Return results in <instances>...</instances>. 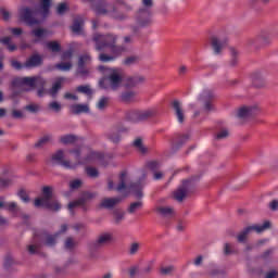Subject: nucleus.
<instances>
[{"label": "nucleus", "mask_w": 278, "mask_h": 278, "mask_svg": "<svg viewBox=\"0 0 278 278\" xmlns=\"http://www.w3.org/2000/svg\"><path fill=\"white\" fill-rule=\"evenodd\" d=\"M94 42H97V50L98 51H103L105 49H110L112 54L114 56L101 53L100 54V62L106 63V62H112L114 61L117 56H119L122 53L125 52L124 47H118L116 45L117 37L114 35H100L97 34L93 37Z\"/></svg>", "instance_id": "f257e3e1"}, {"label": "nucleus", "mask_w": 278, "mask_h": 278, "mask_svg": "<svg viewBox=\"0 0 278 278\" xmlns=\"http://www.w3.org/2000/svg\"><path fill=\"white\" fill-rule=\"evenodd\" d=\"M52 0H40V10L31 8H22L20 10V18L29 27L40 24L49 15L50 5Z\"/></svg>", "instance_id": "f03ea898"}, {"label": "nucleus", "mask_w": 278, "mask_h": 278, "mask_svg": "<svg viewBox=\"0 0 278 278\" xmlns=\"http://www.w3.org/2000/svg\"><path fill=\"white\" fill-rule=\"evenodd\" d=\"M67 230L68 225H61L60 231L54 235H49L46 231H36V233H34L33 244L28 245V253L30 255H35L36 253H38V249L42 243L47 247L55 245L56 238H59L60 235L65 233Z\"/></svg>", "instance_id": "7ed1b4c3"}, {"label": "nucleus", "mask_w": 278, "mask_h": 278, "mask_svg": "<svg viewBox=\"0 0 278 278\" xmlns=\"http://www.w3.org/2000/svg\"><path fill=\"white\" fill-rule=\"evenodd\" d=\"M98 71H100L104 75V78H101L100 80L101 89L116 91L118 88H121L122 86L121 70L100 66L98 67Z\"/></svg>", "instance_id": "20e7f679"}, {"label": "nucleus", "mask_w": 278, "mask_h": 278, "mask_svg": "<svg viewBox=\"0 0 278 278\" xmlns=\"http://www.w3.org/2000/svg\"><path fill=\"white\" fill-rule=\"evenodd\" d=\"M34 206L36 208H48L53 212L60 211L62 205L59 201L52 200V187H43L42 197L34 200Z\"/></svg>", "instance_id": "39448f33"}, {"label": "nucleus", "mask_w": 278, "mask_h": 278, "mask_svg": "<svg viewBox=\"0 0 278 278\" xmlns=\"http://www.w3.org/2000/svg\"><path fill=\"white\" fill-rule=\"evenodd\" d=\"M71 154L76 159L77 166L93 163H100L103 165V154H101V152L90 151L85 159H80V150H71Z\"/></svg>", "instance_id": "423d86ee"}, {"label": "nucleus", "mask_w": 278, "mask_h": 278, "mask_svg": "<svg viewBox=\"0 0 278 278\" xmlns=\"http://www.w3.org/2000/svg\"><path fill=\"white\" fill-rule=\"evenodd\" d=\"M13 87H29V89H34L35 87H45L46 80L40 76L37 77H23V78H15L12 81Z\"/></svg>", "instance_id": "0eeeda50"}, {"label": "nucleus", "mask_w": 278, "mask_h": 278, "mask_svg": "<svg viewBox=\"0 0 278 278\" xmlns=\"http://www.w3.org/2000/svg\"><path fill=\"white\" fill-rule=\"evenodd\" d=\"M269 228H270V222H264V224L262 225H252V226L245 227L243 231H241L240 235H238L237 240L240 243H244V241H247L248 236H250V233H252L253 231L257 233H262Z\"/></svg>", "instance_id": "6e6552de"}, {"label": "nucleus", "mask_w": 278, "mask_h": 278, "mask_svg": "<svg viewBox=\"0 0 278 278\" xmlns=\"http://www.w3.org/2000/svg\"><path fill=\"white\" fill-rule=\"evenodd\" d=\"M128 182H130V175L127 172L122 173L121 182L117 185V187H115V190H117V192H122L127 189L132 190V194H135L137 199H141L142 198L141 189L136 190L135 185L129 186Z\"/></svg>", "instance_id": "1a4fd4ad"}, {"label": "nucleus", "mask_w": 278, "mask_h": 278, "mask_svg": "<svg viewBox=\"0 0 278 278\" xmlns=\"http://www.w3.org/2000/svg\"><path fill=\"white\" fill-rule=\"evenodd\" d=\"M52 163L56 165H61L63 168L74 169L77 168V162L72 163L70 161L64 160V152L62 150H58L52 154Z\"/></svg>", "instance_id": "9d476101"}, {"label": "nucleus", "mask_w": 278, "mask_h": 278, "mask_svg": "<svg viewBox=\"0 0 278 278\" xmlns=\"http://www.w3.org/2000/svg\"><path fill=\"white\" fill-rule=\"evenodd\" d=\"M155 111L152 109L146 110V111H135L129 114V121L131 123H141L146 119H149L151 117H154Z\"/></svg>", "instance_id": "9b49d317"}, {"label": "nucleus", "mask_w": 278, "mask_h": 278, "mask_svg": "<svg viewBox=\"0 0 278 278\" xmlns=\"http://www.w3.org/2000/svg\"><path fill=\"white\" fill-rule=\"evenodd\" d=\"M213 98V94L210 90H205L201 92L200 97L198 98V102L204 104V111L211 112L214 110L213 103H211V99Z\"/></svg>", "instance_id": "f8f14e48"}, {"label": "nucleus", "mask_w": 278, "mask_h": 278, "mask_svg": "<svg viewBox=\"0 0 278 278\" xmlns=\"http://www.w3.org/2000/svg\"><path fill=\"white\" fill-rule=\"evenodd\" d=\"M189 185L190 180H184L182 185L174 191V199H176L177 202H181L187 197V192H189Z\"/></svg>", "instance_id": "ddd939ff"}, {"label": "nucleus", "mask_w": 278, "mask_h": 278, "mask_svg": "<svg viewBox=\"0 0 278 278\" xmlns=\"http://www.w3.org/2000/svg\"><path fill=\"white\" fill-rule=\"evenodd\" d=\"M257 112V106H242L237 111V117L240 119H247L253 116Z\"/></svg>", "instance_id": "4468645a"}, {"label": "nucleus", "mask_w": 278, "mask_h": 278, "mask_svg": "<svg viewBox=\"0 0 278 278\" xmlns=\"http://www.w3.org/2000/svg\"><path fill=\"white\" fill-rule=\"evenodd\" d=\"M140 273V265L132 264L129 267H124L121 269V275L128 278H136V276Z\"/></svg>", "instance_id": "2eb2a0df"}, {"label": "nucleus", "mask_w": 278, "mask_h": 278, "mask_svg": "<svg viewBox=\"0 0 278 278\" xmlns=\"http://www.w3.org/2000/svg\"><path fill=\"white\" fill-rule=\"evenodd\" d=\"M172 106L174 110V115H176L177 123L182 124L184 119H186V115H184L181 102L178 100H174Z\"/></svg>", "instance_id": "dca6fc26"}, {"label": "nucleus", "mask_w": 278, "mask_h": 278, "mask_svg": "<svg viewBox=\"0 0 278 278\" xmlns=\"http://www.w3.org/2000/svg\"><path fill=\"white\" fill-rule=\"evenodd\" d=\"M4 208L9 211L10 213H13V215L17 216L18 213H21V208H18L17 203L15 202H7L4 199H0V210Z\"/></svg>", "instance_id": "f3484780"}, {"label": "nucleus", "mask_w": 278, "mask_h": 278, "mask_svg": "<svg viewBox=\"0 0 278 278\" xmlns=\"http://www.w3.org/2000/svg\"><path fill=\"white\" fill-rule=\"evenodd\" d=\"M91 58L89 54H83L78 56V74L87 75V71L84 68L87 64H90Z\"/></svg>", "instance_id": "a211bd4d"}, {"label": "nucleus", "mask_w": 278, "mask_h": 278, "mask_svg": "<svg viewBox=\"0 0 278 278\" xmlns=\"http://www.w3.org/2000/svg\"><path fill=\"white\" fill-rule=\"evenodd\" d=\"M151 24V13L147 10H139V26L146 27Z\"/></svg>", "instance_id": "6ab92c4d"}, {"label": "nucleus", "mask_w": 278, "mask_h": 278, "mask_svg": "<svg viewBox=\"0 0 278 278\" xmlns=\"http://www.w3.org/2000/svg\"><path fill=\"white\" fill-rule=\"evenodd\" d=\"M42 64V58L39 54H34L25 62V68L38 67Z\"/></svg>", "instance_id": "aec40b11"}, {"label": "nucleus", "mask_w": 278, "mask_h": 278, "mask_svg": "<svg viewBox=\"0 0 278 278\" xmlns=\"http://www.w3.org/2000/svg\"><path fill=\"white\" fill-rule=\"evenodd\" d=\"M119 202H121V199L118 198L102 199L100 206L102 208H113Z\"/></svg>", "instance_id": "412c9836"}, {"label": "nucleus", "mask_w": 278, "mask_h": 278, "mask_svg": "<svg viewBox=\"0 0 278 278\" xmlns=\"http://www.w3.org/2000/svg\"><path fill=\"white\" fill-rule=\"evenodd\" d=\"M71 112L75 115L90 112L88 104H74L71 106Z\"/></svg>", "instance_id": "4be33fe9"}, {"label": "nucleus", "mask_w": 278, "mask_h": 278, "mask_svg": "<svg viewBox=\"0 0 278 278\" xmlns=\"http://www.w3.org/2000/svg\"><path fill=\"white\" fill-rule=\"evenodd\" d=\"M211 46L213 47L214 53L220 54V50L224 48V41H220L219 38H211Z\"/></svg>", "instance_id": "5701e85b"}, {"label": "nucleus", "mask_w": 278, "mask_h": 278, "mask_svg": "<svg viewBox=\"0 0 278 278\" xmlns=\"http://www.w3.org/2000/svg\"><path fill=\"white\" fill-rule=\"evenodd\" d=\"M111 241H112L111 232H105V233L100 235V237H98L96 244L104 245V244L111 243Z\"/></svg>", "instance_id": "b1692460"}, {"label": "nucleus", "mask_w": 278, "mask_h": 278, "mask_svg": "<svg viewBox=\"0 0 278 278\" xmlns=\"http://www.w3.org/2000/svg\"><path fill=\"white\" fill-rule=\"evenodd\" d=\"M136 99V92L135 91H124L121 94V101L125 103L134 102Z\"/></svg>", "instance_id": "393cba45"}, {"label": "nucleus", "mask_w": 278, "mask_h": 278, "mask_svg": "<svg viewBox=\"0 0 278 278\" xmlns=\"http://www.w3.org/2000/svg\"><path fill=\"white\" fill-rule=\"evenodd\" d=\"M64 78H58L56 81L53 83L52 89L49 90V94L55 97L59 90L62 88Z\"/></svg>", "instance_id": "a878e982"}, {"label": "nucleus", "mask_w": 278, "mask_h": 278, "mask_svg": "<svg viewBox=\"0 0 278 278\" xmlns=\"http://www.w3.org/2000/svg\"><path fill=\"white\" fill-rule=\"evenodd\" d=\"M11 41V37H4L0 39V42L7 47V50H9V52L17 50V46L13 45Z\"/></svg>", "instance_id": "bb28decb"}, {"label": "nucleus", "mask_w": 278, "mask_h": 278, "mask_svg": "<svg viewBox=\"0 0 278 278\" xmlns=\"http://www.w3.org/2000/svg\"><path fill=\"white\" fill-rule=\"evenodd\" d=\"M83 24H84L83 17H77V20L74 21V24L72 26L73 33L80 35L83 31Z\"/></svg>", "instance_id": "cd10ccee"}, {"label": "nucleus", "mask_w": 278, "mask_h": 278, "mask_svg": "<svg viewBox=\"0 0 278 278\" xmlns=\"http://www.w3.org/2000/svg\"><path fill=\"white\" fill-rule=\"evenodd\" d=\"M156 212L163 217H169L174 214V211L169 206H159L156 207Z\"/></svg>", "instance_id": "c85d7f7f"}, {"label": "nucleus", "mask_w": 278, "mask_h": 278, "mask_svg": "<svg viewBox=\"0 0 278 278\" xmlns=\"http://www.w3.org/2000/svg\"><path fill=\"white\" fill-rule=\"evenodd\" d=\"M61 143L68 146L77 142V136L75 135H66V136H61Z\"/></svg>", "instance_id": "c756f323"}, {"label": "nucleus", "mask_w": 278, "mask_h": 278, "mask_svg": "<svg viewBox=\"0 0 278 278\" xmlns=\"http://www.w3.org/2000/svg\"><path fill=\"white\" fill-rule=\"evenodd\" d=\"M110 105V97H103L98 101L97 109L100 111L106 110V108Z\"/></svg>", "instance_id": "7c9ffc66"}, {"label": "nucleus", "mask_w": 278, "mask_h": 278, "mask_svg": "<svg viewBox=\"0 0 278 278\" xmlns=\"http://www.w3.org/2000/svg\"><path fill=\"white\" fill-rule=\"evenodd\" d=\"M140 62L139 55H130L124 60L125 66H132L135 64H138Z\"/></svg>", "instance_id": "2f4dec72"}, {"label": "nucleus", "mask_w": 278, "mask_h": 278, "mask_svg": "<svg viewBox=\"0 0 278 278\" xmlns=\"http://www.w3.org/2000/svg\"><path fill=\"white\" fill-rule=\"evenodd\" d=\"M77 92H80L81 94H87V97H92V94H93V91H92V89H90L89 85L78 86Z\"/></svg>", "instance_id": "473e14b6"}, {"label": "nucleus", "mask_w": 278, "mask_h": 278, "mask_svg": "<svg viewBox=\"0 0 278 278\" xmlns=\"http://www.w3.org/2000/svg\"><path fill=\"white\" fill-rule=\"evenodd\" d=\"M142 208V202L139 201V202H132L131 204H129V207H128V213L129 214H134L136 213L137 211H140Z\"/></svg>", "instance_id": "72a5a7b5"}, {"label": "nucleus", "mask_w": 278, "mask_h": 278, "mask_svg": "<svg viewBox=\"0 0 278 278\" xmlns=\"http://www.w3.org/2000/svg\"><path fill=\"white\" fill-rule=\"evenodd\" d=\"M54 67L60 70L61 72H68L73 67V64H71V62H61L60 64H56Z\"/></svg>", "instance_id": "f704fd0d"}, {"label": "nucleus", "mask_w": 278, "mask_h": 278, "mask_svg": "<svg viewBox=\"0 0 278 278\" xmlns=\"http://www.w3.org/2000/svg\"><path fill=\"white\" fill-rule=\"evenodd\" d=\"M50 140H52V136L46 135L42 138H40L39 141H37L35 147L36 148H42L47 144V142H50Z\"/></svg>", "instance_id": "c9c22d12"}, {"label": "nucleus", "mask_w": 278, "mask_h": 278, "mask_svg": "<svg viewBox=\"0 0 278 278\" xmlns=\"http://www.w3.org/2000/svg\"><path fill=\"white\" fill-rule=\"evenodd\" d=\"M46 47L52 52H60V43L56 41H49L46 43Z\"/></svg>", "instance_id": "e433bc0d"}, {"label": "nucleus", "mask_w": 278, "mask_h": 278, "mask_svg": "<svg viewBox=\"0 0 278 278\" xmlns=\"http://www.w3.org/2000/svg\"><path fill=\"white\" fill-rule=\"evenodd\" d=\"M85 173H87V176L90 178H98L99 176L98 169L92 166L85 168Z\"/></svg>", "instance_id": "4c0bfd02"}, {"label": "nucleus", "mask_w": 278, "mask_h": 278, "mask_svg": "<svg viewBox=\"0 0 278 278\" xmlns=\"http://www.w3.org/2000/svg\"><path fill=\"white\" fill-rule=\"evenodd\" d=\"M140 251V243L134 242L131 245H129L128 253L129 255L134 256Z\"/></svg>", "instance_id": "58836bf2"}, {"label": "nucleus", "mask_w": 278, "mask_h": 278, "mask_svg": "<svg viewBox=\"0 0 278 278\" xmlns=\"http://www.w3.org/2000/svg\"><path fill=\"white\" fill-rule=\"evenodd\" d=\"M85 203V200L84 199H78L77 201L75 202H71L67 206V208H70V212L73 213V210L75 207H79V206H83Z\"/></svg>", "instance_id": "ea45409f"}, {"label": "nucleus", "mask_w": 278, "mask_h": 278, "mask_svg": "<svg viewBox=\"0 0 278 278\" xmlns=\"http://www.w3.org/2000/svg\"><path fill=\"white\" fill-rule=\"evenodd\" d=\"M249 275H251L252 277H257L260 278L262 276V269L258 267H249L248 269Z\"/></svg>", "instance_id": "a19ab883"}, {"label": "nucleus", "mask_w": 278, "mask_h": 278, "mask_svg": "<svg viewBox=\"0 0 278 278\" xmlns=\"http://www.w3.org/2000/svg\"><path fill=\"white\" fill-rule=\"evenodd\" d=\"M25 110L28 111L29 113L36 114V113H39L40 106L38 104L31 103L29 105H26Z\"/></svg>", "instance_id": "79ce46f5"}, {"label": "nucleus", "mask_w": 278, "mask_h": 278, "mask_svg": "<svg viewBox=\"0 0 278 278\" xmlns=\"http://www.w3.org/2000/svg\"><path fill=\"white\" fill-rule=\"evenodd\" d=\"M132 146H135V148L138 149V151L142 154L147 152V149L144 148V146H142L141 139H136Z\"/></svg>", "instance_id": "37998d69"}, {"label": "nucleus", "mask_w": 278, "mask_h": 278, "mask_svg": "<svg viewBox=\"0 0 278 278\" xmlns=\"http://www.w3.org/2000/svg\"><path fill=\"white\" fill-rule=\"evenodd\" d=\"M49 109L54 113H59L62 110V104L56 101H52L49 103Z\"/></svg>", "instance_id": "c03bdc74"}, {"label": "nucleus", "mask_w": 278, "mask_h": 278, "mask_svg": "<svg viewBox=\"0 0 278 278\" xmlns=\"http://www.w3.org/2000/svg\"><path fill=\"white\" fill-rule=\"evenodd\" d=\"M83 186V180L80 179H74L70 182L71 190H77Z\"/></svg>", "instance_id": "a18cd8bd"}, {"label": "nucleus", "mask_w": 278, "mask_h": 278, "mask_svg": "<svg viewBox=\"0 0 278 278\" xmlns=\"http://www.w3.org/2000/svg\"><path fill=\"white\" fill-rule=\"evenodd\" d=\"M147 168L150 169V172L155 173L160 168V164L156 161L148 162Z\"/></svg>", "instance_id": "49530a36"}, {"label": "nucleus", "mask_w": 278, "mask_h": 278, "mask_svg": "<svg viewBox=\"0 0 278 278\" xmlns=\"http://www.w3.org/2000/svg\"><path fill=\"white\" fill-rule=\"evenodd\" d=\"M109 140H111L114 143H117L121 140V136L116 131H111L108 134Z\"/></svg>", "instance_id": "de8ad7c7"}, {"label": "nucleus", "mask_w": 278, "mask_h": 278, "mask_svg": "<svg viewBox=\"0 0 278 278\" xmlns=\"http://www.w3.org/2000/svg\"><path fill=\"white\" fill-rule=\"evenodd\" d=\"M228 137H229V130H227V129H222L219 132L216 134L217 140H224Z\"/></svg>", "instance_id": "09e8293b"}, {"label": "nucleus", "mask_w": 278, "mask_h": 278, "mask_svg": "<svg viewBox=\"0 0 278 278\" xmlns=\"http://www.w3.org/2000/svg\"><path fill=\"white\" fill-rule=\"evenodd\" d=\"M76 245V242L73 238H67L66 241H64V249L66 250H73V248Z\"/></svg>", "instance_id": "8fccbe9b"}, {"label": "nucleus", "mask_w": 278, "mask_h": 278, "mask_svg": "<svg viewBox=\"0 0 278 278\" xmlns=\"http://www.w3.org/2000/svg\"><path fill=\"white\" fill-rule=\"evenodd\" d=\"M34 37L36 38H42L47 35V30L45 28H37L33 31Z\"/></svg>", "instance_id": "3c124183"}, {"label": "nucleus", "mask_w": 278, "mask_h": 278, "mask_svg": "<svg viewBox=\"0 0 278 278\" xmlns=\"http://www.w3.org/2000/svg\"><path fill=\"white\" fill-rule=\"evenodd\" d=\"M18 198H20V200H22L23 201V203H28L29 202V197H28V194L25 192V190H20V192H18Z\"/></svg>", "instance_id": "603ef678"}, {"label": "nucleus", "mask_w": 278, "mask_h": 278, "mask_svg": "<svg viewBox=\"0 0 278 278\" xmlns=\"http://www.w3.org/2000/svg\"><path fill=\"white\" fill-rule=\"evenodd\" d=\"M124 217H125V213H121V212L114 213V222L116 224H119L122 220H124Z\"/></svg>", "instance_id": "864d4df0"}, {"label": "nucleus", "mask_w": 278, "mask_h": 278, "mask_svg": "<svg viewBox=\"0 0 278 278\" xmlns=\"http://www.w3.org/2000/svg\"><path fill=\"white\" fill-rule=\"evenodd\" d=\"M173 270H175V267L168 266V267H162V269L160 270V273H161L163 276H168L169 274L173 273Z\"/></svg>", "instance_id": "5fc2aeb1"}, {"label": "nucleus", "mask_w": 278, "mask_h": 278, "mask_svg": "<svg viewBox=\"0 0 278 278\" xmlns=\"http://www.w3.org/2000/svg\"><path fill=\"white\" fill-rule=\"evenodd\" d=\"M66 10H68L66 3H60V5H58L56 8L58 15H63V13L66 12Z\"/></svg>", "instance_id": "6e6d98bb"}, {"label": "nucleus", "mask_w": 278, "mask_h": 278, "mask_svg": "<svg viewBox=\"0 0 278 278\" xmlns=\"http://www.w3.org/2000/svg\"><path fill=\"white\" fill-rule=\"evenodd\" d=\"M1 17L5 22H8L9 20H11V13H9V11L5 10V8H1Z\"/></svg>", "instance_id": "4d7b16f0"}, {"label": "nucleus", "mask_w": 278, "mask_h": 278, "mask_svg": "<svg viewBox=\"0 0 278 278\" xmlns=\"http://www.w3.org/2000/svg\"><path fill=\"white\" fill-rule=\"evenodd\" d=\"M265 242H267V240L257 241V243H255L254 245H248V247H245V251H252L254 248H260V247L263 245Z\"/></svg>", "instance_id": "13d9d810"}, {"label": "nucleus", "mask_w": 278, "mask_h": 278, "mask_svg": "<svg viewBox=\"0 0 278 278\" xmlns=\"http://www.w3.org/2000/svg\"><path fill=\"white\" fill-rule=\"evenodd\" d=\"M275 250L269 249L262 254L263 260H269L274 255Z\"/></svg>", "instance_id": "bf43d9fd"}, {"label": "nucleus", "mask_w": 278, "mask_h": 278, "mask_svg": "<svg viewBox=\"0 0 278 278\" xmlns=\"http://www.w3.org/2000/svg\"><path fill=\"white\" fill-rule=\"evenodd\" d=\"M224 254L225 255L233 254V250L231 249V244L230 243H225V245H224Z\"/></svg>", "instance_id": "052dcab7"}, {"label": "nucleus", "mask_w": 278, "mask_h": 278, "mask_svg": "<svg viewBox=\"0 0 278 278\" xmlns=\"http://www.w3.org/2000/svg\"><path fill=\"white\" fill-rule=\"evenodd\" d=\"M278 270L277 269H269L267 274H265V278H277Z\"/></svg>", "instance_id": "680f3d73"}, {"label": "nucleus", "mask_w": 278, "mask_h": 278, "mask_svg": "<svg viewBox=\"0 0 278 278\" xmlns=\"http://www.w3.org/2000/svg\"><path fill=\"white\" fill-rule=\"evenodd\" d=\"M190 110H193V116L198 117L200 115V112L197 110L199 108L198 103H189Z\"/></svg>", "instance_id": "e2e57ef3"}, {"label": "nucleus", "mask_w": 278, "mask_h": 278, "mask_svg": "<svg viewBox=\"0 0 278 278\" xmlns=\"http://www.w3.org/2000/svg\"><path fill=\"white\" fill-rule=\"evenodd\" d=\"M12 117L16 119H21L24 117V114L22 111L13 110L12 111Z\"/></svg>", "instance_id": "0e129e2a"}, {"label": "nucleus", "mask_w": 278, "mask_h": 278, "mask_svg": "<svg viewBox=\"0 0 278 278\" xmlns=\"http://www.w3.org/2000/svg\"><path fill=\"white\" fill-rule=\"evenodd\" d=\"M94 12H97L98 15H105L106 10L104 8H101V5L94 7Z\"/></svg>", "instance_id": "69168bd1"}, {"label": "nucleus", "mask_w": 278, "mask_h": 278, "mask_svg": "<svg viewBox=\"0 0 278 278\" xmlns=\"http://www.w3.org/2000/svg\"><path fill=\"white\" fill-rule=\"evenodd\" d=\"M9 31L12 33L13 36L22 35V28H9Z\"/></svg>", "instance_id": "338daca9"}, {"label": "nucleus", "mask_w": 278, "mask_h": 278, "mask_svg": "<svg viewBox=\"0 0 278 278\" xmlns=\"http://www.w3.org/2000/svg\"><path fill=\"white\" fill-rule=\"evenodd\" d=\"M73 56V52L72 51H66L63 53V55L61 56V60H71V58Z\"/></svg>", "instance_id": "774afa93"}]
</instances>
